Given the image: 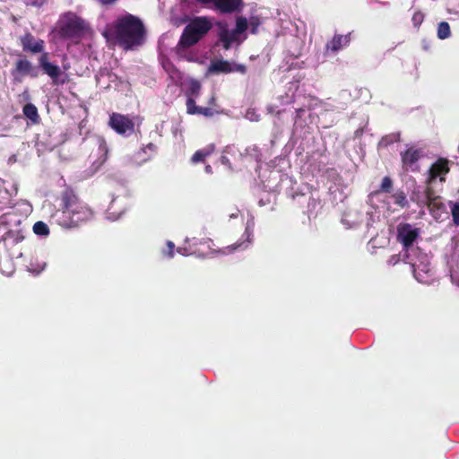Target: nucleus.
<instances>
[{
  "instance_id": "obj_1",
  "label": "nucleus",
  "mask_w": 459,
  "mask_h": 459,
  "mask_svg": "<svg viewBox=\"0 0 459 459\" xmlns=\"http://www.w3.org/2000/svg\"><path fill=\"white\" fill-rule=\"evenodd\" d=\"M60 216L58 224L65 229L78 228L91 221L92 209L84 203L69 186H65L58 196Z\"/></svg>"
},
{
  "instance_id": "obj_2",
  "label": "nucleus",
  "mask_w": 459,
  "mask_h": 459,
  "mask_svg": "<svg viewBox=\"0 0 459 459\" xmlns=\"http://www.w3.org/2000/svg\"><path fill=\"white\" fill-rule=\"evenodd\" d=\"M103 35L108 39L115 40L125 50H130L143 43L145 28L138 17L127 13L108 25Z\"/></svg>"
},
{
  "instance_id": "obj_3",
  "label": "nucleus",
  "mask_w": 459,
  "mask_h": 459,
  "mask_svg": "<svg viewBox=\"0 0 459 459\" xmlns=\"http://www.w3.org/2000/svg\"><path fill=\"white\" fill-rule=\"evenodd\" d=\"M207 17L194 18L183 30L178 47L186 48L195 45L212 29Z\"/></svg>"
},
{
  "instance_id": "obj_4",
  "label": "nucleus",
  "mask_w": 459,
  "mask_h": 459,
  "mask_svg": "<svg viewBox=\"0 0 459 459\" xmlns=\"http://www.w3.org/2000/svg\"><path fill=\"white\" fill-rule=\"evenodd\" d=\"M24 239L21 230H8L0 238V251L3 249L9 257H19L22 250L17 246Z\"/></svg>"
},
{
  "instance_id": "obj_5",
  "label": "nucleus",
  "mask_w": 459,
  "mask_h": 459,
  "mask_svg": "<svg viewBox=\"0 0 459 459\" xmlns=\"http://www.w3.org/2000/svg\"><path fill=\"white\" fill-rule=\"evenodd\" d=\"M202 4H212L214 10L221 14L240 13L245 5L243 0H195Z\"/></svg>"
},
{
  "instance_id": "obj_6",
  "label": "nucleus",
  "mask_w": 459,
  "mask_h": 459,
  "mask_svg": "<svg viewBox=\"0 0 459 459\" xmlns=\"http://www.w3.org/2000/svg\"><path fill=\"white\" fill-rule=\"evenodd\" d=\"M85 30L84 21L77 16H70L60 26L59 34L64 39H74L80 37Z\"/></svg>"
},
{
  "instance_id": "obj_7",
  "label": "nucleus",
  "mask_w": 459,
  "mask_h": 459,
  "mask_svg": "<svg viewBox=\"0 0 459 459\" xmlns=\"http://www.w3.org/2000/svg\"><path fill=\"white\" fill-rule=\"evenodd\" d=\"M14 82H22L24 76L35 78L38 76V71L32 63L22 56L15 61L14 66L11 71Z\"/></svg>"
},
{
  "instance_id": "obj_8",
  "label": "nucleus",
  "mask_w": 459,
  "mask_h": 459,
  "mask_svg": "<svg viewBox=\"0 0 459 459\" xmlns=\"http://www.w3.org/2000/svg\"><path fill=\"white\" fill-rule=\"evenodd\" d=\"M420 237V229L410 223H400L397 226V241L403 247L405 252L413 245Z\"/></svg>"
},
{
  "instance_id": "obj_9",
  "label": "nucleus",
  "mask_w": 459,
  "mask_h": 459,
  "mask_svg": "<svg viewBox=\"0 0 459 459\" xmlns=\"http://www.w3.org/2000/svg\"><path fill=\"white\" fill-rule=\"evenodd\" d=\"M108 126L118 134H132L134 131V123L127 116L112 113L109 116Z\"/></svg>"
},
{
  "instance_id": "obj_10",
  "label": "nucleus",
  "mask_w": 459,
  "mask_h": 459,
  "mask_svg": "<svg viewBox=\"0 0 459 459\" xmlns=\"http://www.w3.org/2000/svg\"><path fill=\"white\" fill-rule=\"evenodd\" d=\"M20 43L24 52L31 54L45 53V41L41 39H36L30 32H26L21 36Z\"/></svg>"
},
{
  "instance_id": "obj_11",
  "label": "nucleus",
  "mask_w": 459,
  "mask_h": 459,
  "mask_svg": "<svg viewBox=\"0 0 459 459\" xmlns=\"http://www.w3.org/2000/svg\"><path fill=\"white\" fill-rule=\"evenodd\" d=\"M209 72L213 74H230L232 72H238L240 74H246L247 67L244 65H232L227 60H214L212 61L209 66Z\"/></svg>"
},
{
  "instance_id": "obj_12",
  "label": "nucleus",
  "mask_w": 459,
  "mask_h": 459,
  "mask_svg": "<svg viewBox=\"0 0 459 459\" xmlns=\"http://www.w3.org/2000/svg\"><path fill=\"white\" fill-rule=\"evenodd\" d=\"M449 170L448 160L445 158H439L429 168L427 183L429 185L431 184L438 177L441 182H445V175H446Z\"/></svg>"
},
{
  "instance_id": "obj_13",
  "label": "nucleus",
  "mask_w": 459,
  "mask_h": 459,
  "mask_svg": "<svg viewBox=\"0 0 459 459\" xmlns=\"http://www.w3.org/2000/svg\"><path fill=\"white\" fill-rule=\"evenodd\" d=\"M38 62L43 73L48 74L54 83H57V80L62 74V71L57 65L49 62V54L48 52L42 53L39 57Z\"/></svg>"
},
{
  "instance_id": "obj_14",
  "label": "nucleus",
  "mask_w": 459,
  "mask_h": 459,
  "mask_svg": "<svg viewBox=\"0 0 459 459\" xmlns=\"http://www.w3.org/2000/svg\"><path fill=\"white\" fill-rule=\"evenodd\" d=\"M219 41L217 45H221L223 49L229 50L232 44L238 40V35H237L234 30H230L226 25H222L220 28L219 33Z\"/></svg>"
},
{
  "instance_id": "obj_15",
  "label": "nucleus",
  "mask_w": 459,
  "mask_h": 459,
  "mask_svg": "<svg viewBox=\"0 0 459 459\" xmlns=\"http://www.w3.org/2000/svg\"><path fill=\"white\" fill-rule=\"evenodd\" d=\"M401 156L403 165L406 167H411L421 158L422 152L419 149L411 147L404 152L401 153Z\"/></svg>"
},
{
  "instance_id": "obj_16",
  "label": "nucleus",
  "mask_w": 459,
  "mask_h": 459,
  "mask_svg": "<svg viewBox=\"0 0 459 459\" xmlns=\"http://www.w3.org/2000/svg\"><path fill=\"white\" fill-rule=\"evenodd\" d=\"M214 150V144H210L204 149L197 150L191 157V162L194 164L204 162L205 159L212 155Z\"/></svg>"
},
{
  "instance_id": "obj_17",
  "label": "nucleus",
  "mask_w": 459,
  "mask_h": 459,
  "mask_svg": "<svg viewBox=\"0 0 459 459\" xmlns=\"http://www.w3.org/2000/svg\"><path fill=\"white\" fill-rule=\"evenodd\" d=\"M350 39L348 36L343 35H335L333 38L326 44V49H330L333 52H337L343 46H346L349 43Z\"/></svg>"
},
{
  "instance_id": "obj_18",
  "label": "nucleus",
  "mask_w": 459,
  "mask_h": 459,
  "mask_svg": "<svg viewBox=\"0 0 459 459\" xmlns=\"http://www.w3.org/2000/svg\"><path fill=\"white\" fill-rule=\"evenodd\" d=\"M23 115L30 119L32 125H38L40 122V117L37 107L32 103H27L22 108Z\"/></svg>"
},
{
  "instance_id": "obj_19",
  "label": "nucleus",
  "mask_w": 459,
  "mask_h": 459,
  "mask_svg": "<svg viewBox=\"0 0 459 459\" xmlns=\"http://www.w3.org/2000/svg\"><path fill=\"white\" fill-rule=\"evenodd\" d=\"M437 36L439 39H446L451 36V29L447 22H440L438 23Z\"/></svg>"
},
{
  "instance_id": "obj_20",
  "label": "nucleus",
  "mask_w": 459,
  "mask_h": 459,
  "mask_svg": "<svg viewBox=\"0 0 459 459\" xmlns=\"http://www.w3.org/2000/svg\"><path fill=\"white\" fill-rule=\"evenodd\" d=\"M394 203L401 208L409 206V203L406 195L403 191H396L393 195Z\"/></svg>"
},
{
  "instance_id": "obj_21",
  "label": "nucleus",
  "mask_w": 459,
  "mask_h": 459,
  "mask_svg": "<svg viewBox=\"0 0 459 459\" xmlns=\"http://www.w3.org/2000/svg\"><path fill=\"white\" fill-rule=\"evenodd\" d=\"M428 206L429 212L434 214L436 211L437 212H444L445 211V204L441 201V197H437L436 199H433L432 201L427 203L425 204Z\"/></svg>"
},
{
  "instance_id": "obj_22",
  "label": "nucleus",
  "mask_w": 459,
  "mask_h": 459,
  "mask_svg": "<svg viewBox=\"0 0 459 459\" xmlns=\"http://www.w3.org/2000/svg\"><path fill=\"white\" fill-rule=\"evenodd\" d=\"M248 28V22L247 18L239 16L236 20V27L233 30L237 35L244 33Z\"/></svg>"
},
{
  "instance_id": "obj_23",
  "label": "nucleus",
  "mask_w": 459,
  "mask_h": 459,
  "mask_svg": "<svg viewBox=\"0 0 459 459\" xmlns=\"http://www.w3.org/2000/svg\"><path fill=\"white\" fill-rule=\"evenodd\" d=\"M33 231L36 235L47 236L49 234V228L45 222L39 221L33 225Z\"/></svg>"
},
{
  "instance_id": "obj_24",
  "label": "nucleus",
  "mask_w": 459,
  "mask_h": 459,
  "mask_svg": "<svg viewBox=\"0 0 459 459\" xmlns=\"http://www.w3.org/2000/svg\"><path fill=\"white\" fill-rule=\"evenodd\" d=\"M410 198L411 202L417 204L420 207H423L426 204V198L422 196V192L420 190H413Z\"/></svg>"
},
{
  "instance_id": "obj_25",
  "label": "nucleus",
  "mask_w": 459,
  "mask_h": 459,
  "mask_svg": "<svg viewBox=\"0 0 459 459\" xmlns=\"http://www.w3.org/2000/svg\"><path fill=\"white\" fill-rule=\"evenodd\" d=\"M400 140V134L394 133L388 135L384 136L380 141V145L387 146Z\"/></svg>"
},
{
  "instance_id": "obj_26",
  "label": "nucleus",
  "mask_w": 459,
  "mask_h": 459,
  "mask_svg": "<svg viewBox=\"0 0 459 459\" xmlns=\"http://www.w3.org/2000/svg\"><path fill=\"white\" fill-rule=\"evenodd\" d=\"M393 189V181L389 177H385L380 185L379 191L384 193H391Z\"/></svg>"
},
{
  "instance_id": "obj_27",
  "label": "nucleus",
  "mask_w": 459,
  "mask_h": 459,
  "mask_svg": "<svg viewBox=\"0 0 459 459\" xmlns=\"http://www.w3.org/2000/svg\"><path fill=\"white\" fill-rule=\"evenodd\" d=\"M451 204V214L455 225L459 226V202Z\"/></svg>"
},
{
  "instance_id": "obj_28",
  "label": "nucleus",
  "mask_w": 459,
  "mask_h": 459,
  "mask_svg": "<svg viewBox=\"0 0 459 459\" xmlns=\"http://www.w3.org/2000/svg\"><path fill=\"white\" fill-rule=\"evenodd\" d=\"M424 13L421 11H416L411 17V22L414 27L419 28L424 22Z\"/></svg>"
},
{
  "instance_id": "obj_29",
  "label": "nucleus",
  "mask_w": 459,
  "mask_h": 459,
  "mask_svg": "<svg viewBox=\"0 0 459 459\" xmlns=\"http://www.w3.org/2000/svg\"><path fill=\"white\" fill-rule=\"evenodd\" d=\"M186 110H187L188 114L196 115L198 113L200 107L195 104V101L194 99L188 98L186 100Z\"/></svg>"
},
{
  "instance_id": "obj_30",
  "label": "nucleus",
  "mask_w": 459,
  "mask_h": 459,
  "mask_svg": "<svg viewBox=\"0 0 459 459\" xmlns=\"http://www.w3.org/2000/svg\"><path fill=\"white\" fill-rule=\"evenodd\" d=\"M422 196L426 198V204L432 201L433 199L439 197L436 195L434 189L429 186H428L422 192Z\"/></svg>"
},
{
  "instance_id": "obj_31",
  "label": "nucleus",
  "mask_w": 459,
  "mask_h": 459,
  "mask_svg": "<svg viewBox=\"0 0 459 459\" xmlns=\"http://www.w3.org/2000/svg\"><path fill=\"white\" fill-rule=\"evenodd\" d=\"M260 24H261L260 19L257 16H252L250 18V22H249L251 33L256 34Z\"/></svg>"
},
{
  "instance_id": "obj_32",
  "label": "nucleus",
  "mask_w": 459,
  "mask_h": 459,
  "mask_svg": "<svg viewBox=\"0 0 459 459\" xmlns=\"http://www.w3.org/2000/svg\"><path fill=\"white\" fill-rule=\"evenodd\" d=\"M214 114V111L212 108H203V107H200L199 108V110H198V113L197 115H203L206 117H212Z\"/></svg>"
},
{
  "instance_id": "obj_33",
  "label": "nucleus",
  "mask_w": 459,
  "mask_h": 459,
  "mask_svg": "<svg viewBox=\"0 0 459 459\" xmlns=\"http://www.w3.org/2000/svg\"><path fill=\"white\" fill-rule=\"evenodd\" d=\"M147 151H150L151 152L154 153L157 151V146L152 143H149L141 149V152H139L138 154H140L141 152L146 153Z\"/></svg>"
},
{
  "instance_id": "obj_34",
  "label": "nucleus",
  "mask_w": 459,
  "mask_h": 459,
  "mask_svg": "<svg viewBox=\"0 0 459 459\" xmlns=\"http://www.w3.org/2000/svg\"><path fill=\"white\" fill-rule=\"evenodd\" d=\"M201 85L199 82H195L191 84L190 90L192 94H198Z\"/></svg>"
},
{
  "instance_id": "obj_35",
  "label": "nucleus",
  "mask_w": 459,
  "mask_h": 459,
  "mask_svg": "<svg viewBox=\"0 0 459 459\" xmlns=\"http://www.w3.org/2000/svg\"><path fill=\"white\" fill-rule=\"evenodd\" d=\"M221 164L227 166L230 169H232L231 163L230 161V159L227 156L222 155L221 157Z\"/></svg>"
},
{
  "instance_id": "obj_36",
  "label": "nucleus",
  "mask_w": 459,
  "mask_h": 459,
  "mask_svg": "<svg viewBox=\"0 0 459 459\" xmlns=\"http://www.w3.org/2000/svg\"><path fill=\"white\" fill-rule=\"evenodd\" d=\"M167 245H168V247H169V256L172 257L173 254H174L173 250H174V247L175 246H174L173 242H171V241H168Z\"/></svg>"
},
{
  "instance_id": "obj_37",
  "label": "nucleus",
  "mask_w": 459,
  "mask_h": 459,
  "mask_svg": "<svg viewBox=\"0 0 459 459\" xmlns=\"http://www.w3.org/2000/svg\"><path fill=\"white\" fill-rule=\"evenodd\" d=\"M421 46H422V48L425 51H429L430 50L431 46H430V43L427 39H423L422 40Z\"/></svg>"
},
{
  "instance_id": "obj_38",
  "label": "nucleus",
  "mask_w": 459,
  "mask_h": 459,
  "mask_svg": "<svg viewBox=\"0 0 459 459\" xmlns=\"http://www.w3.org/2000/svg\"><path fill=\"white\" fill-rule=\"evenodd\" d=\"M103 4H111L115 3L117 0H99Z\"/></svg>"
},
{
  "instance_id": "obj_39",
  "label": "nucleus",
  "mask_w": 459,
  "mask_h": 459,
  "mask_svg": "<svg viewBox=\"0 0 459 459\" xmlns=\"http://www.w3.org/2000/svg\"><path fill=\"white\" fill-rule=\"evenodd\" d=\"M399 258L396 257L395 255H393L390 260H389V263L390 264H395L397 262H398Z\"/></svg>"
},
{
  "instance_id": "obj_40",
  "label": "nucleus",
  "mask_w": 459,
  "mask_h": 459,
  "mask_svg": "<svg viewBox=\"0 0 459 459\" xmlns=\"http://www.w3.org/2000/svg\"><path fill=\"white\" fill-rule=\"evenodd\" d=\"M205 172L209 173V174L212 172V169L211 165H206L205 166Z\"/></svg>"
},
{
  "instance_id": "obj_41",
  "label": "nucleus",
  "mask_w": 459,
  "mask_h": 459,
  "mask_svg": "<svg viewBox=\"0 0 459 459\" xmlns=\"http://www.w3.org/2000/svg\"><path fill=\"white\" fill-rule=\"evenodd\" d=\"M243 244H244V243H239V244L235 245V246H234V247H233V249L235 250V249H237V248L240 247Z\"/></svg>"
},
{
  "instance_id": "obj_42",
  "label": "nucleus",
  "mask_w": 459,
  "mask_h": 459,
  "mask_svg": "<svg viewBox=\"0 0 459 459\" xmlns=\"http://www.w3.org/2000/svg\"><path fill=\"white\" fill-rule=\"evenodd\" d=\"M150 160V157H148V158H144V159H143V160H144V161H146V160Z\"/></svg>"
}]
</instances>
